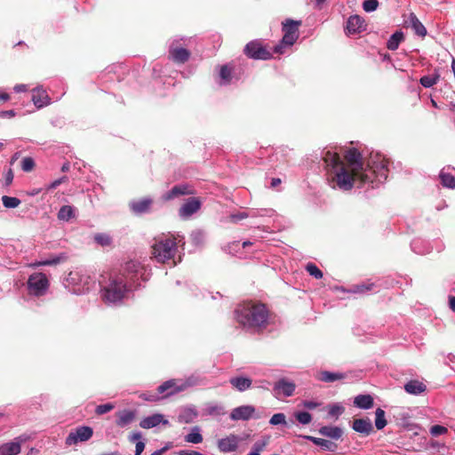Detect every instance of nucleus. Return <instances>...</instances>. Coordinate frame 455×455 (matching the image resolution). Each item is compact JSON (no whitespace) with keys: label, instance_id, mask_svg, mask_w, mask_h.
Returning <instances> with one entry per match:
<instances>
[{"label":"nucleus","instance_id":"21","mask_svg":"<svg viewBox=\"0 0 455 455\" xmlns=\"http://www.w3.org/2000/svg\"><path fill=\"white\" fill-rule=\"evenodd\" d=\"M116 424L119 427H125L132 424L136 418V411L134 410H122L116 413Z\"/></svg>","mask_w":455,"mask_h":455},{"label":"nucleus","instance_id":"15","mask_svg":"<svg viewBox=\"0 0 455 455\" xmlns=\"http://www.w3.org/2000/svg\"><path fill=\"white\" fill-rule=\"evenodd\" d=\"M345 158L354 173L358 174L363 167L362 154L356 148H349L346 152Z\"/></svg>","mask_w":455,"mask_h":455},{"label":"nucleus","instance_id":"29","mask_svg":"<svg viewBox=\"0 0 455 455\" xmlns=\"http://www.w3.org/2000/svg\"><path fill=\"white\" fill-rule=\"evenodd\" d=\"M409 24L413 29L414 33L420 36L425 37L427 36V28L422 22L418 19L415 13L411 12L408 19Z\"/></svg>","mask_w":455,"mask_h":455},{"label":"nucleus","instance_id":"11","mask_svg":"<svg viewBox=\"0 0 455 455\" xmlns=\"http://www.w3.org/2000/svg\"><path fill=\"white\" fill-rule=\"evenodd\" d=\"M193 194L194 189L192 188V187L187 183H183L172 187L170 190H168L162 196V199L163 201L167 202L178 198L181 196H188Z\"/></svg>","mask_w":455,"mask_h":455},{"label":"nucleus","instance_id":"33","mask_svg":"<svg viewBox=\"0 0 455 455\" xmlns=\"http://www.w3.org/2000/svg\"><path fill=\"white\" fill-rule=\"evenodd\" d=\"M318 432L320 435L323 436L330 437L335 440L339 439L342 435V430L339 427L324 426L322 427Z\"/></svg>","mask_w":455,"mask_h":455},{"label":"nucleus","instance_id":"39","mask_svg":"<svg viewBox=\"0 0 455 455\" xmlns=\"http://www.w3.org/2000/svg\"><path fill=\"white\" fill-rule=\"evenodd\" d=\"M262 212H267V210H261L260 212L252 211L251 212H242L230 215V219L233 222H237L241 220L247 219L249 217L264 216Z\"/></svg>","mask_w":455,"mask_h":455},{"label":"nucleus","instance_id":"59","mask_svg":"<svg viewBox=\"0 0 455 455\" xmlns=\"http://www.w3.org/2000/svg\"><path fill=\"white\" fill-rule=\"evenodd\" d=\"M141 397L146 400V401H149V402H156V401H158L161 396L160 395L157 393V394H155V395H142Z\"/></svg>","mask_w":455,"mask_h":455},{"label":"nucleus","instance_id":"38","mask_svg":"<svg viewBox=\"0 0 455 455\" xmlns=\"http://www.w3.org/2000/svg\"><path fill=\"white\" fill-rule=\"evenodd\" d=\"M440 79V74L438 70H435V73L429 76H423L419 79V84L425 88H431L438 83Z\"/></svg>","mask_w":455,"mask_h":455},{"label":"nucleus","instance_id":"16","mask_svg":"<svg viewBox=\"0 0 455 455\" xmlns=\"http://www.w3.org/2000/svg\"><path fill=\"white\" fill-rule=\"evenodd\" d=\"M190 52L183 47H178L175 42H172L169 46V56L177 63H185L190 58Z\"/></svg>","mask_w":455,"mask_h":455},{"label":"nucleus","instance_id":"30","mask_svg":"<svg viewBox=\"0 0 455 455\" xmlns=\"http://www.w3.org/2000/svg\"><path fill=\"white\" fill-rule=\"evenodd\" d=\"M303 438L311 441L314 444L320 446L324 451H334L337 448V445L323 438H318L311 435H302Z\"/></svg>","mask_w":455,"mask_h":455},{"label":"nucleus","instance_id":"41","mask_svg":"<svg viewBox=\"0 0 455 455\" xmlns=\"http://www.w3.org/2000/svg\"><path fill=\"white\" fill-rule=\"evenodd\" d=\"M375 287L373 283H363L355 284L351 288V291L354 293L365 294L370 291H372Z\"/></svg>","mask_w":455,"mask_h":455},{"label":"nucleus","instance_id":"48","mask_svg":"<svg viewBox=\"0 0 455 455\" xmlns=\"http://www.w3.org/2000/svg\"><path fill=\"white\" fill-rule=\"evenodd\" d=\"M35 167V161L32 157L27 156L21 160V169L23 172H31Z\"/></svg>","mask_w":455,"mask_h":455},{"label":"nucleus","instance_id":"7","mask_svg":"<svg viewBox=\"0 0 455 455\" xmlns=\"http://www.w3.org/2000/svg\"><path fill=\"white\" fill-rule=\"evenodd\" d=\"M243 53L251 60H267L272 58V52L259 39L250 41L243 49Z\"/></svg>","mask_w":455,"mask_h":455},{"label":"nucleus","instance_id":"43","mask_svg":"<svg viewBox=\"0 0 455 455\" xmlns=\"http://www.w3.org/2000/svg\"><path fill=\"white\" fill-rule=\"evenodd\" d=\"M344 412V407L339 403H332L328 406V416L338 419Z\"/></svg>","mask_w":455,"mask_h":455},{"label":"nucleus","instance_id":"10","mask_svg":"<svg viewBox=\"0 0 455 455\" xmlns=\"http://www.w3.org/2000/svg\"><path fill=\"white\" fill-rule=\"evenodd\" d=\"M229 418L234 421H247L251 419H259V416L256 414L255 407L247 404L234 408L230 412Z\"/></svg>","mask_w":455,"mask_h":455},{"label":"nucleus","instance_id":"36","mask_svg":"<svg viewBox=\"0 0 455 455\" xmlns=\"http://www.w3.org/2000/svg\"><path fill=\"white\" fill-rule=\"evenodd\" d=\"M344 378H345V374H343V373L331 372L328 371H324L320 372L318 379L323 382L331 383V382H334L336 380L342 379Z\"/></svg>","mask_w":455,"mask_h":455},{"label":"nucleus","instance_id":"42","mask_svg":"<svg viewBox=\"0 0 455 455\" xmlns=\"http://www.w3.org/2000/svg\"><path fill=\"white\" fill-rule=\"evenodd\" d=\"M387 422L385 418V411L381 408H378L375 411V427L378 430L383 429Z\"/></svg>","mask_w":455,"mask_h":455},{"label":"nucleus","instance_id":"46","mask_svg":"<svg viewBox=\"0 0 455 455\" xmlns=\"http://www.w3.org/2000/svg\"><path fill=\"white\" fill-rule=\"evenodd\" d=\"M306 270L310 275L314 276L315 279H321L323 277V272L314 263H307L306 266Z\"/></svg>","mask_w":455,"mask_h":455},{"label":"nucleus","instance_id":"25","mask_svg":"<svg viewBox=\"0 0 455 455\" xmlns=\"http://www.w3.org/2000/svg\"><path fill=\"white\" fill-rule=\"evenodd\" d=\"M197 415L198 413L195 407H184L179 412L178 421L182 424H189L194 422Z\"/></svg>","mask_w":455,"mask_h":455},{"label":"nucleus","instance_id":"19","mask_svg":"<svg viewBox=\"0 0 455 455\" xmlns=\"http://www.w3.org/2000/svg\"><path fill=\"white\" fill-rule=\"evenodd\" d=\"M295 384L285 379H281L275 383L273 390L276 396L283 395L286 397L292 395L295 391Z\"/></svg>","mask_w":455,"mask_h":455},{"label":"nucleus","instance_id":"34","mask_svg":"<svg viewBox=\"0 0 455 455\" xmlns=\"http://www.w3.org/2000/svg\"><path fill=\"white\" fill-rule=\"evenodd\" d=\"M404 40V36L402 31H395L390 36L387 42V48L390 51H395L398 49L400 44Z\"/></svg>","mask_w":455,"mask_h":455},{"label":"nucleus","instance_id":"27","mask_svg":"<svg viewBox=\"0 0 455 455\" xmlns=\"http://www.w3.org/2000/svg\"><path fill=\"white\" fill-rule=\"evenodd\" d=\"M231 386L239 392H243L251 387V379L243 376L233 377L229 379Z\"/></svg>","mask_w":455,"mask_h":455},{"label":"nucleus","instance_id":"47","mask_svg":"<svg viewBox=\"0 0 455 455\" xmlns=\"http://www.w3.org/2000/svg\"><path fill=\"white\" fill-rule=\"evenodd\" d=\"M295 418L302 425L309 424L312 420V416L307 411H298L295 413Z\"/></svg>","mask_w":455,"mask_h":455},{"label":"nucleus","instance_id":"8","mask_svg":"<svg viewBox=\"0 0 455 455\" xmlns=\"http://www.w3.org/2000/svg\"><path fill=\"white\" fill-rule=\"evenodd\" d=\"M49 288V281L45 274L37 272L29 275L28 289L31 295L40 297L46 293Z\"/></svg>","mask_w":455,"mask_h":455},{"label":"nucleus","instance_id":"60","mask_svg":"<svg viewBox=\"0 0 455 455\" xmlns=\"http://www.w3.org/2000/svg\"><path fill=\"white\" fill-rule=\"evenodd\" d=\"M13 177H14V175H13L12 170L9 169L8 172L4 175L6 186H9L12 184V182L13 180Z\"/></svg>","mask_w":455,"mask_h":455},{"label":"nucleus","instance_id":"22","mask_svg":"<svg viewBox=\"0 0 455 455\" xmlns=\"http://www.w3.org/2000/svg\"><path fill=\"white\" fill-rule=\"evenodd\" d=\"M181 390L182 388L177 387L173 379L167 380L157 387V393L162 395L161 398L173 395Z\"/></svg>","mask_w":455,"mask_h":455},{"label":"nucleus","instance_id":"31","mask_svg":"<svg viewBox=\"0 0 455 455\" xmlns=\"http://www.w3.org/2000/svg\"><path fill=\"white\" fill-rule=\"evenodd\" d=\"M373 398L371 395H358L354 399V404L359 409L368 410L373 406Z\"/></svg>","mask_w":455,"mask_h":455},{"label":"nucleus","instance_id":"56","mask_svg":"<svg viewBox=\"0 0 455 455\" xmlns=\"http://www.w3.org/2000/svg\"><path fill=\"white\" fill-rule=\"evenodd\" d=\"M221 408L218 405H209L206 407V413L209 415H217L220 414V411Z\"/></svg>","mask_w":455,"mask_h":455},{"label":"nucleus","instance_id":"58","mask_svg":"<svg viewBox=\"0 0 455 455\" xmlns=\"http://www.w3.org/2000/svg\"><path fill=\"white\" fill-rule=\"evenodd\" d=\"M192 238L196 243H199L202 242V240L204 238V234L200 230L195 231L192 233Z\"/></svg>","mask_w":455,"mask_h":455},{"label":"nucleus","instance_id":"14","mask_svg":"<svg viewBox=\"0 0 455 455\" xmlns=\"http://www.w3.org/2000/svg\"><path fill=\"white\" fill-rule=\"evenodd\" d=\"M153 200L150 197H143L130 202L129 207L135 215H142L151 211Z\"/></svg>","mask_w":455,"mask_h":455},{"label":"nucleus","instance_id":"20","mask_svg":"<svg viewBox=\"0 0 455 455\" xmlns=\"http://www.w3.org/2000/svg\"><path fill=\"white\" fill-rule=\"evenodd\" d=\"M239 437L235 435H229L225 438H221L218 442V448L222 452H232L237 450Z\"/></svg>","mask_w":455,"mask_h":455},{"label":"nucleus","instance_id":"61","mask_svg":"<svg viewBox=\"0 0 455 455\" xmlns=\"http://www.w3.org/2000/svg\"><path fill=\"white\" fill-rule=\"evenodd\" d=\"M178 455H204L196 451L180 450L177 452Z\"/></svg>","mask_w":455,"mask_h":455},{"label":"nucleus","instance_id":"52","mask_svg":"<svg viewBox=\"0 0 455 455\" xmlns=\"http://www.w3.org/2000/svg\"><path fill=\"white\" fill-rule=\"evenodd\" d=\"M115 408V405L111 403L100 404L96 407L95 412L98 415L105 414L110 411H112Z\"/></svg>","mask_w":455,"mask_h":455},{"label":"nucleus","instance_id":"3","mask_svg":"<svg viewBox=\"0 0 455 455\" xmlns=\"http://www.w3.org/2000/svg\"><path fill=\"white\" fill-rule=\"evenodd\" d=\"M323 159L328 172L336 182L337 187L345 191L352 189L357 176H355L352 170L351 172L347 170L339 155L336 152L326 150L323 153Z\"/></svg>","mask_w":455,"mask_h":455},{"label":"nucleus","instance_id":"26","mask_svg":"<svg viewBox=\"0 0 455 455\" xmlns=\"http://www.w3.org/2000/svg\"><path fill=\"white\" fill-rule=\"evenodd\" d=\"M406 393L413 395H419L427 390V386L417 379H411L404 385Z\"/></svg>","mask_w":455,"mask_h":455},{"label":"nucleus","instance_id":"49","mask_svg":"<svg viewBox=\"0 0 455 455\" xmlns=\"http://www.w3.org/2000/svg\"><path fill=\"white\" fill-rule=\"evenodd\" d=\"M58 263H60V258L54 257V258L45 259V260L36 261V262L32 263L31 266L34 267H41V266L57 265Z\"/></svg>","mask_w":455,"mask_h":455},{"label":"nucleus","instance_id":"13","mask_svg":"<svg viewBox=\"0 0 455 455\" xmlns=\"http://www.w3.org/2000/svg\"><path fill=\"white\" fill-rule=\"evenodd\" d=\"M366 28L367 24L363 17L355 14L347 19L346 30L348 35L359 34Z\"/></svg>","mask_w":455,"mask_h":455},{"label":"nucleus","instance_id":"55","mask_svg":"<svg viewBox=\"0 0 455 455\" xmlns=\"http://www.w3.org/2000/svg\"><path fill=\"white\" fill-rule=\"evenodd\" d=\"M67 180H68V177L67 176H62L60 179H57V180H53L52 182H51L50 184H48L46 186V190L47 191L53 190L57 187H59L60 184L66 182Z\"/></svg>","mask_w":455,"mask_h":455},{"label":"nucleus","instance_id":"64","mask_svg":"<svg viewBox=\"0 0 455 455\" xmlns=\"http://www.w3.org/2000/svg\"><path fill=\"white\" fill-rule=\"evenodd\" d=\"M170 445H166L159 450L155 451L150 455H162L164 452H165L167 450H169Z\"/></svg>","mask_w":455,"mask_h":455},{"label":"nucleus","instance_id":"2","mask_svg":"<svg viewBox=\"0 0 455 455\" xmlns=\"http://www.w3.org/2000/svg\"><path fill=\"white\" fill-rule=\"evenodd\" d=\"M234 316L243 330L260 332L269 323L270 312L262 302L247 301L236 306Z\"/></svg>","mask_w":455,"mask_h":455},{"label":"nucleus","instance_id":"32","mask_svg":"<svg viewBox=\"0 0 455 455\" xmlns=\"http://www.w3.org/2000/svg\"><path fill=\"white\" fill-rule=\"evenodd\" d=\"M21 447L19 442H8L0 445V455H17Z\"/></svg>","mask_w":455,"mask_h":455},{"label":"nucleus","instance_id":"62","mask_svg":"<svg viewBox=\"0 0 455 455\" xmlns=\"http://www.w3.org/2000/svg\"><path fill=\"white\" fill-rule=\"evenodd\" d=\"M314 4V8L320 11L323 8V5L327 0H311Z\"/></svg>","mask_w":455,"mask_h":455},{"label":"nucleus","instance_id":"12","mask_svg":"<svg viewBox=\"0 0 455 455\" xmlns=\"http://www.w3.org/2000/svg\"><path fill=\"white\" fill-rule=\"evenodd\" d=\"M202 203L197 197H189L180 208L179 215L181 219H188L201 208Z\"/></svg>","mask_w":455,"mask_h":455},{"label":"nucleus","instance_id":"1","mask_svg":"<svg viewBox=\"0 0 455 455\" xmlns=\"http://www.w3.org/2000/svg\"><path fill=\"white\" fill-rule=\"evenodd\" d=\"M100 281V294L107 304H121L127 295L140 287V281H147L148 274L146 267L135 260L127 261L119 272L102 275Z\"/></svg>","mask_w":455,"mask_h":455},{"label":"nucleus","instance_id":"44","mask_svg":"<svg viewBox=\"0 0 455 455\" xmlns=\"http://www.w3.org/2000/svg\"><path fill=\"white\" fill-rule=\"evenodd\" d=\"M2 203L5 208L12 209L20 205V200L17 197L4 196L2 197Z\"/></svg>","mask_w":455,"mask_h":455},{"label":"nucleus","instance_id":"50","mask_svg":"<svg viewBox=\"0 0 455 455\" xmlns=\"http://www.w3.org/2000/svg\"><path fill=\"white\" fill-rule=\"evenodd\" d=\"M379 6L378 0H365L363 3V9L366 12H371L377 10Z\"/></svg>","mask_w":455,"mask_h":455},{"label":"nucleus","instance_id":"54","mask_svg":"<svg viewBox=\"0 0 455 455\" xmlns=\"http://www.w3.org/2000/svg\"><path fill=\"white\" fill-rule=\"evenodd\" d=\"M267 443L264 441H257L253 446L252 451L247 455H260L259 452L265 448Z\"/></svg>","mask_w":455,"mask_h":455},{"label":"nucleus","instance_id":"28","mask_svg":"<svg viewBox=\"0 0 455 455\" xmlns=\"http://www.w3.org/2000/svg\"><path fill=\"white\" fill-rule=\"evenodd\" d=\"M234 67L232 64H225L220 68V85H228L233 77Z\"/></svg>","mask_w":455,"mask_h":455},{"label":"nucleus","instance_id":"9","mask_svg":"<svg viewBox=\"0 0 455 455\" xmlns=\"http://www.w3.org/2000/svg\"><path fill=\"white\" fill-rule=\"evenodd\" d=\"M93 435L92 428L87 426H81L70 432L66 437L65 443L73 445L78 443L88 441Z\"/></svg>","mask_w":455,"mask_h":455},{"label":"nucleus","instance_id":"57","mask_svg":"<svg viewBox=\"0 0 455 455\" xmlns=\"http://www.w3.org/2000/svg\"><path fill=\"white\" fill-rule=\"evenodd\" d=\"M302 405L308 410H314L319 407L321 405V403L307 400L302 403Z\"/></svg>","mask_w":455,"mask_h":455},{"label":"nucleus","instance_id":"24","mask_svg":"<svg viewBox=\"0 0 455 455\" xmlns=\"http://www.w3.org/2000/svg\"><path fill=\"white\" fill-rule=\"evenodd\" d=\"M352 428L360 434L369 435L373 431L371 421L369 419H356L353 421Z\"/></svg>","mask_w":455,"mask_h":455},{"label":"nucleus","instance_id":"51","mask_svg":"<svg viewBox=\"0 0 455 455\" xmlns=\"http://www.w3.org/2000/svg\"><path fill=\"white\" fill-rule=\"evenodd\" d=\"M269 424L273 426L285 425V415L281 412L274 414L269 420Z\"/></svg>","mask_w":455,"mask_h":455},{"label":"nucleus","instance_id":"40","mask_svg":"<svg viewBox=\"0 0 455 455\" xmlns=\"http://www.w3.org/2000/svg\"><path fill=\"white\" fill-rule=\"evenodd\" d=\"M141 438L142 435L140 432H134L129 436L131 442L138 441L135 445V454H141L145 450L146 444L144 441L140 440Z\"/></svg>","mask_w":455,"mask_h":455},{"label":"nucleus","instance_id":"37","mask_svg":"<svg viewBox=\"0 0 455 455\" xmlns=\"http://www.w3.org/2000/svg\"><path fill=\"white\" fill-rule=\"evenodd\" d=\"M201 429L199 427H194L191 429V432L185 435L184 440L187 443L198 444L201 443L204 440L203 435L200 433Z\"/></svg>","mask_w":455,"mask_h":455},{"label":"nucleus","instance_id":"18","mask_svg":"<svg viewBox=\"0 0 455 455\" xmlns=\"http://www.w3.org/2000/svg\"><path fill=\"white\" fill-rule=\"evenodd\" d=\"M163 424L169 426L170 423L164 419V416L161 413H155L150 416L143 418L140 422V427L145 429L153 428L158 425Z\"/></svg>","mask_w":455,"mask_h":455},{"label":"nucleus","instance_id":"63","mask_svg":"<svg viewBox=\"0 0 455 455\" xmlns=\"http://www.w3.org/2000/svg\"><path fill=\"white\" fill-rule=\"evenodd\" d=\"M15 111L14 110H5V111H1L0 112V117H7V118H11V117H13L15 116Z\"/></svg>","mask_w":455,"mask_h":455},{"label":"nucleus","instance_id":"17","mask_svg":"<svg viewBox=\"0 0 455 455\" xmlns=\"http://www.w3.org/2000/svg\"><path fill=\"white\" fill-rule=\"evenodd\" d=\"M439 179L443 187L450 189L455 188V168L451 165L443 167L440 171Z\"/></svg>","mask_w":455,"mask_h":455},{"label":"nucleus","instance_id":"23","mask_svg":"<svg viewBox=\"0 0 455 455\" xmlns=\"http://www.w3.org/2000/svg\"><path fill=\"white\" fill-rule=\"evenodd\" d=\"M31 100L37 108L46 107L51 101L46 91L42 88L33 90Z\"/></svg>","mask_w":455,"mask_h":455},{"label":"nucleus","instance_id":"45","mask_svg":"<svg viewBox=\"0 0 455 455\" xmlns=\"http://www.w3.org/2000/svg\"><path fill=\"white\" fill-rule=\"evenodd\" d=\"M94 241L101 246H108L112 243L111 237L105 233H98L94 235Z\"/></svg>","mask_w":455,"mask_h":455},{"label":"nucleus","instance_id":"53","mask_svg":"<svg viewBox=\"0 0 455 455\" xmlns=\"http://www.w3.org/2000/svg\"><path fill=\"white\" fill-rule=\"evenodd\" d=\"M448 432L447 427L441 425H434L430 427V434L433 436H438L441 435H444Z\"/></svg>","mask_w":455,"mask_h":455},{"label":"nucleus","instance_id":"4","mask_svg":"<svg viewBox=\"0 0 455 455\" xmlns=\"http://www.w3.org/2000/svg\"><path fill=\"white\" fill-rule=\"evenodd\" d=\"M388 160L385 158H378L368 164V167L358 172L357 179L363 185H368L371 188H378L379 185L384 183L388 175Z\"/></svg>","mask_w":455,"mask_h":455},{"label":"nucleus","instance_id":"35","mask_svg":"<svg viewBox=\"0 0 455 455\" xmlns=\"http://www.w3.org/2000/svg\"><path fill=\"white\" fill-rule=\"evenodd\" d=\"M57 217L60 220L69 221L76 217V209L71 205H63L60 207Z\"/></svg>","mask_w":455,"mask_h":455},{"label":"nucleus","instance_id":"6","mask_svg":"<svg viewBox=\"0 0 455 455\" xmlns=\"http://www.w3.org/2000/svg\"><path fill=\"white\" fill-rule=\"evenodd\" d=\"M177 251V243L174 237L161 238L152 246L155 259L161 263L171 259Z\"/></svg>","mask_w":455,"mask_h":455},{"label":"nucleus","instance_id":"5","mask_svg":"<svg viewBox=\"0 0 455 455\" xmlns=\"http://www.w3.org/2000/svg\"><path fill=\"white\" fill-rule=\"evenodd\" d=\"M301 23V20H294L291 19H286L283 21L282 30L283 36L282 40L273 48V52L282 54L284 52V48L295 44L299 36V28Z\"/></svg>","mask_w":455,"mask_h":455}]
</instances>
